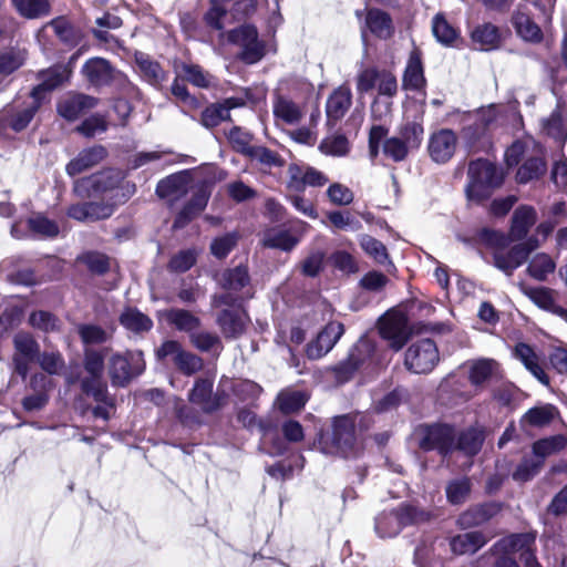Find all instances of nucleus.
<instances>
[{
    "label": "nucleus",
    "mask_w": 567,
    "mask_h": 567,
    "mask_svg": "<svg viewBox=\"0 0 567 567\" xmlns=\"http://www.w3.org/2000/svg\"><path fill=\"white\" fill-rule=\"evenodd\" d=\"M320 451L327 455L355 456L360 450L354 434V422L348 415L337 416L332 433L321 434L318 441Z\"/></svg>",
    "instance_id": "1"
},
{
    "label": "nucleus",
    "mask_w": 567,
    "mask_h": 567,
    "mask_svg": "<svg viewBox=\"0 0 567 567\" xmlns=\"http://www.w3.org/2000/svg\"><path fill=\"white\" fill-rule=\"evenodd\" d=\"M467 176L468 182L465 187L467 198L477 202L487 198L504 181L502 169L486 159L471 162Z\"/></svg>",
    "instance_id": "2"
},
{
    "label": "nucleus",
    "mask_w": 567,
    "mask_h": 567,
    "mask_svg": "<svg viewBox=\"0 0 567 567\" xmlns=\"http://www.w3.org/2000/svg\"><path fill=\"white\" fill-rule=\"evenodd\" d=\"M145 370L143 352L140 350L115 353L109 360L111 382L116 386H125L133 378Z\"/></svg>",
    "instance_id": "3"
},
{
    "label": "nucleus",
    "mask_w": 567,
    "mask_h": 567,
    "mask_svg": "<svg viewBox=\"0 0 567 567\" xmlns=\"http://www.w3.org/2000/svg\"><path fill=\"white\" fill-rule=\"evenodd\" d=\"M228 41L241 50L239 58L248 64L259 62L266 55V44L259 40L258 31L254 25H241L228 33Z\"/></svg>",
    "instance_id": "4"
},
{
    "label": "nucleus",
    "mask_w": 567,
    "mask_h": 567,
    "mask_svg": "<svg viewBox=\"0 0 567 567\" xmlns=\"http://www.w3.org/2000/svg\"><path fill=\"white\" fill-rule=\"evenodd\" d=\"M440 360L439 350L431 339H421L413 342L405 352L404 364L414 373H427L434 369Z\"/></svg>",
    "instance_id": "5"
},
{
    "label": "nucleus",
    "mask_w": 567,
    "mask_h": 567,
    "mask_svg": "<svg viewBox=\"0 0 567 567\" xmlns=\"http://www.w3.org/2000/svg\"><path fill=\"white\" fill-rule=\"evenodd\" d=\"M419 445L424 451L436 450L446 456L455 447L454 429L445 424L425 425L419 430Z\"/></svg>",
    "instance_id": "6"
},
{
    "label": "nucleus",
    "mask_w": 567,
    "mask_h": 567,
    "mask_svg": "<svg viewBox=\"0 0 567 567\" xmlns=\"http://www.w3.org/2000/svg\"><path fill=\"white\" fill-rule=\"evenodd\" d=\"M123 174L117 169H106L74 182L73 190L80 197H91L114 189L123 181Z\"/></svg>",
    "instance_id": "7"
},
{
    "label": "nucleus",
    "mask_w": 567,
    "mask_h": 567,
    "mask_svg": "<svg viewBox=\"0 0 567 567\" xmlns=\"http://www.w3.org/2000/svg\"><path fill=\"white\" fill-rule=\"evenodd\" d=\"M379 332L393 350L399 351L410 337L406 317L399 312L386 313L380 319Z\"/></svg>",
    "instance_id": "8"
},
{
    "label": "nucleus",
    "mask_w": 567,
    "mask_h": 567,
    "mask_svg": "<svg viewBox=\"0 0 567 567\" xmlns=\"http://www.w3.org/2000/svg\"><path fill=\"white\" fill-rule=\"evenodd\" d=\"M14 355L13 364L16 372L24 380L29 373V363L39 355V343L27 332H19L13 338Z\"/></svg>",
    "instance_id": "9"
},
{
    "label": "nucleus",
    "mask_w": 567,
    "mask_h": 567,
    "mask_svg": "<svg viewBox=\"0 0 567 567\" xmlns=\"http://www.w3.org/2000/svg\"><path fill=\"white\" fill-rule=\"evenodd\" d=\"M288 187L302 192L306 187H322L329 178L321 171L309 165L291 164L288 167Z\"/></svg>",
    "instance_id": "10"
},
{
    "label": "nucleus",
    "mask_w": 567,
    "mask_h": 567,
    "mask_svg": "<svg viewBox=\"0 0 567 567\" xmlns=\"http://www.w3.org/2000/svg\"><path fill=\"white\" fill-rule=\"evenodd\" d=\"M456 145L457 137L455 133L452 130L442 128L431 135L427 150L434 162L444 164L453 157Z\"/></svg>",
    "instance_id": "11"
},
{
    "label": "nucleus",
    "mask_w": 567,
    "mask_h": 567,
    "mask_svg": "<svg viewBox=\"0 0 567 567\" xmlns=\"http://www.w3.org/2000/svg\"><path fill=\"white\" fill-rule=\"evenodd\" d=\"M309 225L307 223L298 221L296 228V233L298 235H293L290 230L287 229H268L264 234L262 244L265 247L289 251L296 247L300 240V237L307 231Z\"/></svg>",
    "instance_id": "12"
},
{
    "label": "nucleus",
    "mask_w": 567,
    "mask_h": 567,
    "mask_svg": "<svg viewBox=\"0 0 567 567\" xmlns=\"http://www.w3.org/2000/svg\"><path fill=\"white\" fill-rule=\"evenodd\" d=\"M82 72L85 79L94 86L109 85L121 76V73L114 70L109 61L102 58L90 59L83 65Z\"/></svg>",
    "instance_id": "13"
},
{
    "label": "nucleus",
    "mask_w": 567,
    "mask_h": 567,
    "mask_svg": "<svg viewBox=\"0 0 567 567\" xmlns=\"http://www.w3.org/2000/svg\"><path fill=\"white\" fill-rule=\"evenodd\" d=\"M190 186V175L188 172L184 171L172 174L159 181L156 186V194L161 198L174 202L184 196L189 190Z\"/></svg>",
    "instance_id": "14"
},
{
    "label": "nucleus",
    "mask_w": 567,
    "mask_h": 567,
    "mask_svg": "<svg viewBox=\"0 0 567 567\" xmlns=\"http://www.w3.org/2000/svg\"><path fill=\"white\" fill-rule=\"evenodd\" d=\"M114 213V206L105 203H82L68 208V216L78 221L92 223L109 218Z\"/></svg>",
    "instance_id": "15"
},
{
    "label": "nucleus",
    "mask_w": 567,
    "mask_h": 567,
    "mask_svg": "<svg viewBox=\"0 0 567 567\" xmlns=\"http://www.w3.org/2000/svg\"><path fill=\"white\" fill-rule=\"evenodd\" d=\"M249 318L240 308L225 309L217 317V324L225 338L240 337L247 327Z\"/></svg>",
    "instance_id": "16"
},
{
    "label": "nucleus",
    "mask_w": 567,
    "mask_h": 567,
    "mask_svg": "<svg viewBox=\"0 0 567 567\" xmlns=\"http://www.w3.org/2000/svg\"><path fill=\"white\" fill-rule=\"evenodd\" d=\"M244 104L245 102L241 97H229L221 103L212 104L203 111L200 123L207 128L215 127L229 118L230 110L240 107Z\"/></svg>",
    "instance_id": "17"
},
{
    "label": "nucleus",
    "mask_w": 567,
    "mask_h": 567,
    "mask_svg": "<svg viewBox=\"0 0 567 567\" xmlns=\"http://www.w3.org/2000/svg\"><path fill=\"white\" fill-rule=\"evenodd\" d=\"M107 152L105 147L95 145L81 151L65 167L68 175L75 176L101 163Z\"/></svg>",
    "instance_id": "18"
},
{
    "label": "nucleus",
    "mask_w": 567,
    "mask_h": 567,
    "mask_svg": "<svg viewBox=\"0 0 567 567\" xmlns=\"http://www.w3.org/2000/svg\"><path fill=\"white\" fill-rule=\"evenodd\" d=\"M425 82L421 53L417 49H414L408 59L402 86L404 90L417 91L425 86Z\"/></svg>",
    "instance_id": "19"
},
{
    "label": "nucleus",
    "mask_w": 567,
    "mask_h": 567,
    "mask_svg": "<svg viewBox=\"0 0 567 567\" xmlns=\"http://www.w3.org/2000/svg\"><path fill=\"white\" fill-rule=\"evenodd\" d=\"M248 269L245 266H237L233 269L224 271L221 277V285L225 289L230 291H243L241 298H252L254 292L249 286Z\"/></svg>",
    "instance_id": "20"
},
{
    "label": "nucleus",
    "mask_w": 567,
    "mask_h": 567,
    "mask_svg": "<svg viewBox=\"0 0 567 567\" xmlns=\"http://www.w3.org/2000/svg\"><path fill=\"white\" fill-rule=\"evenodd\" d=\"M444 542L422 543L414 553L417 567H444Z\"/></svg>",
    "instance_id": "21"
},
{
    "label": "nucleus",
    "mask_w": 567,
    "mask_h": 567,
    "mask_svg": "<svg viewBox=\"0 0 567 567\" xmlns=\"http://www.w3.org/2000/svg\"><path fill=\"white\" fill-rule=\"evenodd\" d=\"M497 107L489 105L478 110L474 115V121L464 128L465 135L471 140H477L485 134L497 121Z\"/></svg>",
    "instance_id": "22"
},
{
    "label": "nucleus",
    "mask_w": 567,
    "mask_h": 567,
    "mask_svg": "<svg viewBox=\"0 0 567 567\" xmlns=\"http://www.w3.org/2000/svg\"><path fill=\"white\" fill-rule=\"evenodd\" d=\"M352 103L349 87L340 86L332 92L326 105L328 122H337L344 116Z\"/></svg>",
    "instance_id": "23"
},
{
    "label": "nucleus",
    "mask_w": 567,
    "mask_h": 567,
    "mask_svg": "<svg viewBox=\"0 0 567 567\" xmlns=\"http://www.w3.org/2000/svg\"><path fill=\"white\" fill-rule=\"evenodd\" d=\"M135 62L140 75L151 85L158 87L164 81H166V72L148 55L144 53H136Z\"/></svg>",
    "instance_id": "24"
},
{
    "label": "nucleus",
    "mask_w": 567,
    "mask_h": 567,
    "mask_svg": "<svg viewBox=\"0 0 567 567\" xmlns=\"http://www.w3.org/2000/svg\"><path fill=\"white\" fill-rule=\"evenodd\" d=\"M96 103L97 100L92 96L78 94L62 101L58 106V111L64 118L73 121L84 111L93 109Z\"/></svg>",
    "instance_id": "25"
},
{
    "label": "nucleus",
    "mask_w": 567,
    "mask_h": 567,
    "mask_svg": "<svg viewBox=\"0 0 567 567\" xmlns=\"http://www.w3.org/2000/svg\"><path fill=\"white\" fill-rule=\"evenodd\" d=\"M515 357L540 383L549 384V378L540 365L539 357L528 344L518 343L515 347Z\"/></svg>",
    "instance_id": "26"
},
{
    "label": "nucleus",
    "mask_w": 567,
    "mask_h": 567,
    "mask_svg": "<svg viewBox=\"0 0 567 567\" xmlns=\"http://www.w3.org/2000/svg\"><path fill=\"white\" fill-rule=\"evenodd\" d=\"M68 78L69 71L63 65H55L49 70L42 71L40 73L41 82L32 90L31 95L39 97L41 101L44 92L55 89L66 81Z\"/></svg>",
    "instance_id": "27"
},
{
    "label": "nucleus",
    "mask_w": 567,
    "mask_h": 567,
    "mask_svg": "<svg viewBox=\"0 0 567 567\" xmlns=\"http://www.w3.org/2000/svg\"><path fill=\"white\" fill-rule=\"evenodd\" d=\"M41 101L39 97L31 95V101L20 110H13L7 115L4 123L14 132L23 131L34 117L40 107Z\"/></svg>",
    "instance_id": "28"
},
{
    "label": "nucleus",
    "mask_w": 567,
    "mask_h": 567,
    "mask_svg": "<svg viewBox=\"0 0 567 567\" xmlns=\"http://www.w3.org/2000/svg\"><path fill=\"white\" fill-rule=\"evenodd\" d=\"M486 543V537L481 532H470L451 538V551L455 555L474 554Z\"/></svg>",
    "instance_id": "29"
},
{
    "label": "nucleus",
    "mask_w": 567,
    "mask_h": 567,
    "mask_svg": "<svg viewBox=\"0 0 567 567\" xmlns=\"http://www.w3.org/2000/svg\"><path fill=\"white\" fill-rule=\"evenodd\" d=\"M209 198V194L205 187H199L194 194L192 199L187 203V205L183 208V210L177 215L174 226L183 227L190 219L202 213L207 206Z\"/></svg>",
    "instance_id": "30"
},
{
    "label": "nucleus",
    "mask_w": 567,
    "mask_h": 567,
    "mask_svg": "<svg viewBox=\"0 0 567 567\" xmlns=\"http://www.w3.org/2000/svg\"><path fill=\"white\" fill-rule=\"evenodd\" d=\"M542 130L549 137L559 143L567 140V116L564 115L559 105L551 112V114L542 121Z\"/></svg>",
    "instance_id": "31"
},
{
    "label": "nucleus",
    "mask_w": 567,
    "mask_h": 567,
    "mask_svg": "<svg viewBox=\"0 0 567 567\" xmlns=\"http://www.w3.org/2000/svg\"><path fill=\"white\" fill-rule=\"evenodd\" d=\"M535 221L536 210L532 206L518 207L513 215L511 235L517 240L524 238Z\"/></svg>",
    "instance_id": "32"
},
{
    "label": "nucleus",
    "mask_w": 567,
    "mask_h": 567,
    "mask_svg": "<svg viewBox=\"0 0 567 567\" xmlns=\"http://www.w3.org/2000/svg\"><path fill=\"white\" fill-rule=\"evenodd\" d=\"M403 526L405 525L400 508L382 513L375 518V532L382 538L396 536Z\"/></svg>",
    "instance_id": "33"
},
{
    "label": "nucleus",
    "mask_w": 567,
    "mask_h": 567,
    "mask_svg": "<svg viewBox=\"0 0 567 567\" xmlns=\"http://www.w3.org/2000/svg\"><path fill=\"white\" fill-rule=\"evenodd\" d=\"M557 410L551 404H544L529 409L520 419L523 429L527 426L543 427L548 425L556 416Z\"/></svg>",
    "instance_id": "34"
},
{
    "label": "nucleus",
    "mask_w": 567,
    "mask_h": 567,
    "mask_svg": "<svg viewBox=\"0 0 567 567\" xmlns=\"http://www.w3.org/2000/svg\"><path fill=\"white\" fill-rule=\"evenodd\" d=\"M520 291L537 307L548 312L555 313L558 306L554 298V291L545 287H529L524 284L519 285Z\"/></svg>",
    "instance_id": "35"
},
{
    "label": "nucleus",
    "mask_w": 567,
    "mask_h": 567,
    "mask_svg": "<svg viewBox=\"0 0 567 567\" xmlns=\"http://www.w3.org/2000/svg\"><path fill=\"white\" fill-rule=\"evenodd\" d=\"M272 109L275 117L289 125L298 124L303 116L302 109L287 97H277Z\"/></svg>",
    "instance_id": "36"
},
{
    "label": "nucleus",
    "mask_w": 567,
    "mask_h": 567,
    "mask_svg": "<svg viewBox=\"0 0 567 567\" xmlns=\"http://www.w3.org/2000/svg\"><path fill=\"white\" fill-rule=\"evenodd\" d=\"M472 41L474 45L482 51H489L498 47L499 32L492 23L477 25L472 31Z\"/></svg>",
    "instance_id": "37"
},
{
    "label": "nucleus",
    "mask_w": 567,
    "mask_h": 567,
    "mask_svg": "<svg viewBox=\"0 0 567 567\" xmlns=\"http://www.w3.org/2000/svg\"><path fill=\"white\" fill-rule=\"evenodd\" d=\"M81 390L86 395H91L96 402L113 405V398L107 392V386L102 380V375L85 377L81 380Z\"/></svg>",
    "instance_id": "38"
},
{
    "label": "nucleus",
    "mask_w": 567,
    "mask_h": 567,
    "mask_svg": "<svg viewBox=\"0 0 567 567\" xmlns=\"http://www.w3.org/2000/svg\"><path fill=\"white\" fill-rule=\"evenodd\" d=\"M367 25L380 39H388L393 33L390 16L379 9H371L367 14Z\"/></svg>",
    "instance_id": "39"
},
{
    "label": "nucleus",
    "mask_w": 567,
    "mask_h": 567,
    "mask_svg": "<svg viewBox=\"0 0 567 567\" xmlns=\"http://www.w3.org/2000/svg\"><path fill=\"white\" fill-rule=\"evenodd\" d=\"M555 269V260L548 254L545 252L535 254L529 259L527 266L528 275L538 281H545L548 275L553 274Z\"/></svg>",
    "instance_id": "40"
},
{
    "label": "nucleus",
    "mask_w": 567,
    "mask_h": 567,
    "mask_svg": "<svg viewBox=\"0 0 567 567\" xmlns=\"http://www.w3.org/2000/svg\"><path fill=\"white\" fill-rule=\"evenodd\" d=\"M566 445L567 439L561 434H557L536 441L532 450L534 456L537 460H542V464H544L546 457L560 452Z\"/></svg>",
    "instance_id": "41"
},
{
    "label": "nucleus",
    "mask_w": 567,
    "mask_h": 567,
    "mask_svg": "<svg viewBox=\"0 0 567 567\" xmlns=\"http://www.w3.org/2000/svg\"><path fill=\"white\" fill-rule=\"evenodd\" d=\"M121 324L135 333L145 332L152 329L153 321L136 308H126L120 316Z\"/></svg>",
    "instance_id": "42"
},
{
    "label": "nucleus",
    "mask_w": 567,
    "mask_h": 567,
    "mask_svg": "<svg viewBox=\"0 0 567 567\" xmlns=\"http://www.w3.org/2000/svg\"><path fill=\"white\" fill-rule=\"evenodd\" d=\"M213 381L209 379H199L195 382L189 393V401L199 405L204 411L209 412L216 408L212 400Z\"/></svg>",
    "instance_id": "43"
},
{
    "label": "nucleus",
    "mask_w": 567,
    "mask_h": 567,
    "mask_svg": "<svg viewBox=\"0 0 567 567\" xmlns=\"http://www.w3.org/2000/svg\"><path fill=\"white\" fill-rule=\"evenodd\" d=\"M536 535L534 533L513 534L503 538L497 546L507 554L533 550Z\"/></svg>",
    "instance_id": "44"
},
{
    "label": "nucleus",
    "mask_w": 567,
    "mask_h": 567,
    "mask_svg": "<svg viewBox=\"0 0 567 567\" xmlns=\"http://www.w3.org/2000/svg\"><path fill=\"white\" fill-rule=\"evenodd\" d=\"M484 435L481 430L468 429L460 434L457 441L455 440V450L463 452L466 455H475L482 447Z\"/></svg>",
    "instance_id": "45"
},
{
    "label": "nucleus",
    "mask_w": 567,
    "mask_h": 567,
    "mask_svg": "<svg viewBox=\"0 0 567 567\" xmlns=\"http://www.w3.org/2000/svg\"><path fill=\"white\" fill-rule=\"evenodd\" d=\"M17 11L27 19H38L50 12L49 0H12Z\"/></svg>",
    "instance_id": "46"
},
{
    "label": "nucleus",
    "mask_w": 567,
    "mask_h": 567,
    "mask_svg": "<svg viewBox=\"0 0 567 567\" xmlns=\"http://www.w3.org/2000/svg\"><path fill=\"white\" fill-rule=\"evenodd\" d=\"M513 23L517 33L526 41H539L542 31L539 27L524 12H516L513 17Z\"/></svg>",
    "instance_id": "47"
},
{
    "label": "nucleus",
    "mask_w": 567,
    "mask_h": 567,
    "mask_svg": "<svg viewBox=\"0 0 567 567\" xmlns=\"http://www.w3.org/2000/svg\"><path fill=\"white\" fill-rule=\"evenodd\" d=\"M492 516V506L481 505L471 507L462 513L457 518V525L461 528H471L485 523Z\"/></svg>",
    "instance_id": "48"
},
{
    "label": "nucleus",
    "mask_w": 567,
    "mask_h": 567,
    "mask_svg": "<svg viewBox=\"0 0 567 567\" xmlns=\"http://www.w3.org/2000/svg\"><path fill=\"white\" fill-rule=\"evenodd\" d=\"M497 369V362L492 359H478L470 363V381L481 385L487 381Z\"/></svg>",
    "instance_id": "49"
},
{
    "label": "nucleus",
    "mask_w": 567,
    "mask_h": 567,
    "mask_svg": "<svg viewBox=\"0 0 567 567\" xmlns=\"http://www.w3.org/2000/svg\"><path fill=\"white\" fill-rule=\"evenodd\" d=\"M167 320L178 330L189 332L190 334L197 330L200 324V321L197 317L183 309L169 310L167 312Z\"/></svg>",
    "instance_id": "50"
},
{
    "label": "nucleus",
    "mask_w": 567,
    "mask_h": 567,
    "mask_svg": "<svg viewBox=\"0 0 567 567\" xmlns=\"http://www.w3.org/2000/svg\"><path fill=\"white\" fill-rule=\"evenodd\" d=\"M446 497L447 501L453 505L464 503L471 493V482L467 477H461L451 481L446 485Z\"/></svg>",
    "instance_id": "51"
},
{
    "label": "nucleus",
    "mask_w": 567,
    "mask_h": 567,
    "mask_svg": "<svg viewBox=\"0 0 567 567\" xmlns=\"http://www.w3.org/2000/svg\"><path fill=\"white\" fill-rule=\"evenodd\" d=\"M546 169L543 158L532 157L528 158L517 171L516 179L518 183L526 184L539 177Z\"/></svg>",
    "instance_id": "52"
},
{
    "label": "nucleus",
    "mask_w": 567,
    "mask_h": 567,
    "mask_svg": "<svg viewBox=\"0 0 567 567\" xmlns=\"http://www.w3.org/2000/svg\"><path fill=\"white\" fill-rule=\"evenodd\" d=\"M433 34L439 42L451 45L457 39V31L445 20L442 14H436L432 23Z\"/></svg>",
    "instance_id": "53"
},
{
    "label": "nucleus",
    "mask_w": 567,
    "mask_h": 567,
    "mask_svg": "<svg viewBox=\"0 0 567 567\" xmlns=\"http://www.w3.org/2000/svg\"><path fill=\"white\" fill-rule=\"evenodd\" d=\"M374 350V342L368 337H362L352 347L349 352V357L361 368L365 363L372 361Z\"/></svg>",
    "instance_id": "54"
},
{
    "label": "nucleus",
    "mask_w": 567,
    "mask_h": 567,
    "mask_svg": "<svg viewBox=\"0 0 567 567\" xmlns=\"http://www.w3.org/2000/svg\"><path fill=\"white\" fill-rule=\"evenodd\" d=\"M307 402V395L301 391L281 392L278 395L277 404L285 413H291L300 410Z\"/></svg>",
    "instance_id": "55"
},
{
    "label": "nucleus",
    "mask_w": 567,
    "mask_h": 567,
    "mask_svg": "<svg viewBox=\"0 0 567 567\" xmlns=\"http://www.w3.org/2000/svg\"><path fill=\"white\" fill-rule=\"evenodd\" d=\"M539 246L537 239H528L526 243L515 245L508 250L509 259H512V264L509 266H505V269H516L524 261H526L529 252L536 249Z\"/></svg>",
    "instance_id": "56"
},
{
    "label": "nucleus",
    "mask_w": 567,
    "mask_h": 567,
    "mask_svg": "<svg viewBox=\"0 0 567 567\" xmlns=\"http://www.w3.org/2000/svg\"><path fill=\"white\" fill-rule=\"evenodd\" d=\"M78 332L84 344H101L111 338V333L95 324H81Z\"/></svg>",
    "instance_id": "57"
},
{
    "label": "nucleus",
    "mask_w": 567,
    "mask_h": 567,
    "mask_svg": "<svg viewBox=\"0 0 567 567\" xmlns=\"http://www.w3.org/2000/svg\"><path fill=\"white\" fill-rule=\"evenodd\" d=\"M360 246L377 262L383 265L388 261L389 256H388L386 248L380 240H378L369 235H362L360 237Z\"/></svg>",
    "instance_id": "58"
},
{
    "label": "nucleus",
    "mask_w": 567,
    "mask_h": 567,
    "mask_svg": "<svg viewBox=\"0 0 567 567\" xmlns=\"http://www.w3.org/2000/svg\"><path fill=\"white\" fill-rule=\"evenodd\" d=\"M186 80L193 85L207 89L214 83V78L195 64H183L182 66Z\"/></svg>",
    "instance_id": "59"
},
{
    "label": "nucleus",
    "mask_w": 567,
    "mask_h": 567,
    "mask_svg": "<svg viewBox=\"0 0 567 567\" xmlns=\"http://www.w3.org/2000/svg\"><path fill=\"white\" fill-rule=\"evenodd\" d=\"M542 466V460H537L535 456L525 457L514 471L513 478L520 483L527 482L539 472Z\"/></svg>",
    "instance_id": "60"
},
{
    "label": "nucleus",
    "mask_w": 567,
    "mask_h": 567,
    "mask_svg": "<svg viewBox=\"0 0 567 567\" xmlns=\"http://www.w3.org/2000/svg\"><path fill=\"white\" fill-rule=\"evenodd\" d=\"M330 224L337 229L358 231L362 228V224L353 218L350 213L333 210L328 214Z\"/></svg>",
    "instance_id": "61"
},
{
    "label": "nucleus",
    "mask_w": 567,
    "mask_h": 567,
    "mask_svg": "<svg viewBox=\"0 0 567 567\" xmlns=\"http://www.w3.org/2000/svg\"><path fill=\"white\" fill-rule=\"evenodd\" d=\"M197 254L194 249L181 250L172 257L168 269L174 272H185L196 262Z\"/></svg>",
    "instance_id": "62"
},
{
    "label": "nucleus",
    "mask_w": 567,
    "mask_h": 567,
    "mask_svg": "<svg viewBox=\"0 0 567 567\" xmlns=\"http://www.w3.org/2000/svg\"><path fill=\"white\" fill-rule=\"evenodd\" d=\"M175 365L186 375H192L203 368V360L196 354L181 351L179 355L175 358Z\"/></svg>",
    "instance_id": "63"
},
{
    "label": "nucleus",
    "mask_w": 567,
    "mask_h": 567,
    "mask_svg": "<svg viewBox=\"0 0 567 567\" xmlns=\"http://www.w3.org/2000/svg\"><path fill=\"white\" fill-rule=\"evenodd\" d=\"M478 239L485 246L494 249V251H502L509 245V239L503 233L484 228L480 231Z\"/></svg>",
    "instance_id": "64"
}]
</instances>
